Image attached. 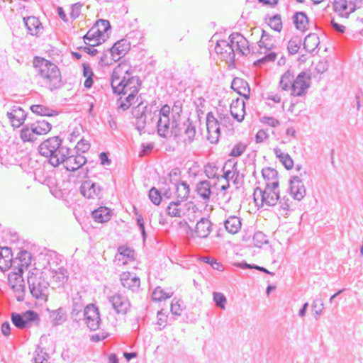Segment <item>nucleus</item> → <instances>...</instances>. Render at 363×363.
I'll use <instances>...</instances> for the list:
<instances>
[{"label":"nucleus","mask_w":363,"mask_h":363,"mask_svg":"<svg viewBox=\"0 0 363 363\" xmlns=\"http://www.w3.org/2000/svg\"><path fill=\"white\" fill-rule=\"evenodd\" d=\"M111 86L114 92L128 95L126 101L128 104H122L121 105L123 108H127L134 103L140 83L139 79L132 76L128 69H114L112 74Z\"/></svg>","instance_id":"obj_1"},{"label":"nucleus","mask_w":363,"mask_h":363,"mask_svg":"<svg viewBox=\"0 0 363 363\" xmlns=\"http://www.w3.org/2000/svg\"><path fill=\"white\" fill-rule=\"evenodd\" d=\"M281 84L285 89L291 86L294 96L304 94L311 85V77L306 72H301L295 77L291 70H287L281 79Z\"/></svg>","instance_id":"obj_2"},{"label":"nucleus","mask_w":363,"mask_h":363,"mask_svg":"<svg viewBox=\"0 0 363 363\" xmlns=\"http://www.w3.org/2000/svg\"><path fill=\"white\" fill-rule=\"evenodd\" d=\"M179 114L174 112L168 105H164L160 110L157 130L160 136L167 138L172 136V131L179 123Z\"/></svg>","instance_id":"obj_3"},{"label":"nucleus","mask_w":363,"mask_h":363,"mask_svg":"<svg viewBox=\"0 0 363 363\" xmlns=\"http://www.w3.org/2000/svg\"><path fill=\"white\" fill-rule=\"evenodd\" d=\"M111 25L106 20L100 19L84 35L85 43L91 47L104 43L108 38Z\"/></svg>","instance_id":"obj_4"},{"label":"nucleus","mask_w":363,"mask_h":363,"mask_svg":"<svg viewBox=\"0 0 363 363\" xmlns=\"http://www.w3.org/2000/svg\"><path fill=\"white\" fill-rule=\"evenodd\" d=\"M279 186H259L253 193L254 201L257 206H274L279 199Z\"/></svg>","instance_id":"obj_5"},{"label":"nucleus","mask_w":363,"mask_h":363,"mask_svg":"<svg viewBox=\"0 0 363 363\" xmlns=\"http://www.w3.org/2000/svg\"><path fill=\"white\" fill-rule=\"evenodd\" d=\"M224 210L229 216L225 221V228L229 234H237L241 229V221L237 216L240 210V206L237 203H228Z\"/></svg>","instance_id":"obj_6"},{"label":"nucleus","mask_w":363,"mask_h":363,"mask_svg":"<svg viewBox=\"0 0 363 363\" xmlns=\"http://www.w3.org/2000/svg\"><path fill=\"white\" fill-rule=\"evenodd\" d=\"M291 60L292 58L289 55L284 56L274 52H269L255 60L253 65L256 67H283L289 65V62Z\"/></svg>","instance_id":"obj_7"},{"label":"nucleus","mask_w":363,"mask_h":363,"mask_svg":"<svg viewBox=\"0 0 363 363\" xmlns=\"http://www.w3.org/2000/svg\"><path fill=\"white\" fill-rule=\"evenodd\" d=\"M172 136L175 138L177 143L184 145L192 144L196 139V129L191 123L178 124L172 131Z\"/></svg>","instance_id":"obj_8"},{"label":"nucleus","mask_w":363,"mask_h":363,"mask_svg":"<svg viewBox=\"0 0 363 363\" xmlns=\"http://www.w3.org/2000/svg\"><path fill=\"white\" fill-rule=\"evenodd\" d=\"M27 281L31 295L36 299L45 296V277L43 272H29Z\"/></svg>","instance_id":"obj_9"},{"label":"nucleus","mask_w":363,"mask_h":363,"mask_svg":"<svg viewBox=\"0 0 363 363\" xmlns=\"http://www.w3.org/2000/svg\"><path fill=\"white\" fill-rule=\"evenodd\" d=\"M212 227L213 225L208 219L201 218L196 223L194 228L191 226L184 233L193 239H207L212 231Z\"/></svg>","instance_id":"obj_10"},{"label":"nucleus","mask_w":363,"mask_h":363,"mask_svg":"<svg viewBox=\"0 0 363 363\" xmlns=\"http://www.w3.org/2000/svg\"><path fill=\"white\" fill-rule=\"evenodd\" d=\"M251 39L256 42L260 48L270 50L275 43V38L269 30L259 28H254L251 30Z\"/></svg>","instance_id":"obj_11"},{"label":"nucleus","mask_w":363,"mask_h":363,"mask_svg":"<svg viewBox=\"0 0 363 363\" xmlns=\"http://www.w3.org/2000/svg\"><path fill=\"white\" fill-rule=\"evenodd\" d=\"M11 318L12 323L21 330L30 328L33 322L37 321L38 324L40 320L38 313L33 310L23 313H12Z\"/></svg>","instance_id":"obj_12"},{"label":"nucleus","mask_w":363,"mask_h":363,"mask_svg":"<svg viewBox=\"0 0 363 363\" xmlns=\"http://www.w3.org/2000/svg\"><path fill=\"white\" fill-rule=\"evenodd\" d=\"M201 216L198 208L193 203H186L185 210L179 223L180 228L184 232L193 225L195 220Z\"/></svg>","instance_id":"obj_13"},{"label":"nucleus","mask_w":363,"mask_h":363,"mask_svg":"<svg viewBox=\"0 0 363 363\" xmlns=\"http://www.w3.org/2000/svg\"><path fill=\"white\" fill-rule=\"evenodd\" d=\"M345 28H340L337 32L344 33L352 32L362 34L363 33V9L356 11L351 18L343 25Z\"/></svg>","instance_id":"obj_14"},{"label":"nucleus","mask_w":363,"mask_h":363,"mask_svg":"<svg viewBox=\"0 0 363 363\" xmlns=\"http://www.w3.org/2000/svg\"><path fill=\"white\" fill-rule=\"evenodd\" d=\"M45 125V121H38V125L35 123L31 124L30 127L28 125H25L21 130V138L24 142H33L37 139V135L45 134V128L39 124Z\"/></svg>","instance_id":"obj_15"},{"label":"nucleus","mask_w":363,"mask_h":363,"mask_svg":"<svg viewBox=\"0 0 363 363\" xmlns=\"http://www.w3.org/2000/svg\"><path fill=\"white\" fill-rule=\"evenodd\" d=\"M81 193L94 204H99L102 199V193L100 188L90 181H86L82 183Z\"/></svg>","instance_id":"obj_16"},{"label":"nucleus","mask_w":363,"mask_h":363,"mask_svg":"<svg viewBox=\"0 0 363 363\" xmlns=\"http://www.w3.org/2000/svg\"><path fill=\"white\" fill-rule=\"evenodd\" d=\"M216 52L220 57L225 61L228 65H234L235 52L234 50L226 40H220L217 42L215 48Z\"/></svg>","instance_id":"obj_17"},{"label":"nucleus","mask_w":363,"mask_h":363,"mask_svg":"<svg viewBox=\"0 0 363 363\" xmlns=\"http://www.w3.org/2000/svg\"><path fill=\"white\" fill-rule=\"evenodd\" d=\"M84 320L91 330H96L99 328L100 325L99 312L94 305H89L85 308Z\"/></svg>","instance_id":"obj_18"},{"label":"nucleus","mask_w":363,"mask_h":363,"mask_svg":"<svg viewBox=\"0 0 363 363\" xmlns=\"http://www.w3.org/2000/svg\"><path fill=\"white\" fill-rule=\"evenodd\" d=\"M134 259V250L127 245L120 246L114 257V262L118 266L125 265Z\"/></svg>","instance_id":"obj_19"},{"label":"nucleus","mask_w":363,"mask_h":363,"mask_svg":"<svg viewBox=\"0 0 363 363\" xmlns=\"http://www.w3.org/2000/svg\"><path fill=\"white\" fill-rule=\"evenodd\" d=\"M110 302L118 314L125 315L130 310L128 300L121 294H116L110 298Z\"/></svg>","instance_id":"obj_20"},{"label":"nucleus","mask_w":363,"mask_h":363,"mask_svg":"<svg viewBox=\"0 0 363 363\" xmlns=\"http://www.w3.org/2000/svg\"><path fill=\"white\" fill-rule=\"evenodd\" d=\"M120 279L123 286L132 291H137L140 286V279L135 273L123 272Z\"/></svg>","instance_id":"obj_21"},{"label":"nucleus","mask_w":363,"mask_h":363,"mask_svg":"<svg viewBox=\"0 0 363 363\" xmlns=\"http://www.w3.org/2000/svg\"><path fill=\"white\" fill-rule=\"evenodd\" d=\"M7 117L13 127L19 128L26 120V113L19 106H13L11 111L7 112Z\"/></svg>","instance_id":"obj_22"},{"label":"nucleus","mask_w":363,"mask_h":363,"mask_svg":"<svg viewBox=\"0 0 363 363\" xmlns=\"http://www.w3.org/2000/svg\"><path fill=\"white\" fill-rule=\"evenodd\" d=\"M230 111L232 116L240 122L244 119L245 115V105L243 100L237 98L230 103Z\"/></svg>","instance_id":"obj_23"},{"label":"nucleus","mask_w":363,"mask_h":363,"mask_svg":"<svg viewBox=\"0 0 363 363\" xmlns=\"http://www.w3.org/2000/svg\"><path fill=\"white\" fill-rule=\"evenodd\" d=\"M290 194L298 201L302 200L306 194L305 186L301 179L295 177L291 181Z\"/></svg>","instance_id":"obj_24"},{"label":"nucleus","mask_w":363,"mask_h":363,"mask_svg":"<svg viewBox=\"0 0 363 363\" xmlns=\"http://www.w3.org/2000/svg\"><path fill=\"white\" fill-rule=\"evenodd\" d=\"M262 176L264 180L262 185L264 186H279V177L278 172L271 167H265L262 171Z\"/></svg>","instance_id":"obj_25"},{"label":"nucleus","mask_w":363,"mask_h":363,"mask_svg":"<svg viewBox=\"0 0 363 363\" xmlns=\"http://www.w3.org/2000/svg\"><path fill=\"white\" fill-rule=\"evenodd\" d=\"M232 89L246 99L250 98V89L248 83L243 79L235 77L231 84Z\"/></svg>","instance_id":"obj_26"},{"label":"nucleus","mask_w":363,"mask_h":363,"mask_svg":"<svg viewBox=\"0 0 363 363\" xmlns=\"http://www.w3.org/2000/svg\"><path fill=\"white\" fill-rule=\"evenodd\" d=\"M13 253L9 247H0V269L6 271L12 267Z\"/></svg>","instance_id":"obj_27"},{"label":"nucleus","mask_w":363,"mask_h":363,"mask_svg":"<svg viewBox=\"0 0 363 363\" xmlns=\"http://www.w3.org/2000/svg\"><path fill=\"white\" fill-rule=\"evenodd\" d=\"M67 154L68 150L65 147L61 146L53 152L47 155V157H48V161L52 166L57 167L65 161Z\"/></svg>","instance_id":"obj_28"},{"label":"nucleus","mask_w":363,"mask_h":363,"mask_svg":"<svg viewBox=\"0 0 363 363\" xmlns=\"http://www.w3.org/2000/svg\"><path fill=\"white\" fill-rule=\"evenodd\" d=\"M65 167L68 171L74 172L79 169L86 162V159L81 155L66 157L65 159Z\"/></svg>","instance_id":"obj_29"},{"label":"nucleus","mask_w":363,"mask_h":363,"mask_svg":"<svg viewBox=\"0 0 363 363\" xmlns=\"http://www.w3.org/2000/svg\"><path fill=\"white\" fill-rule=\"evenodd\" d=\"M129 50V44L124 40L116 43L110 50V54L114 62L118 61L120 58L125 55Z\"/></svg>","instance_id":"obj_30"},{"label":"nucleus","mask_w":363,"mask_h":363,"mask_svg":"<svg viewBox=\"0 0 363 363\" xmlns=\"http://www.w3.org/2000/svg\"><path fill=\"white\" fill-rule=\"evenodd\" d=\"M24 24L28 30V33L32 35H37L43 30V27L39 19L35 16L23 18Z\"/></svg>","instance_id":"obj_31"},{"label":"nucleus","mask_w":363,"mask_h":363,"mask_svg":"<svg viewBox=\"0 0 363 363\" xmlns=\"http://www.w3.org/2000/svg\"><path fill=\"white\" fill-rule=\"evenodd\" d=\"M206 126L207 140L213 144L217 143L220 138V128L218 123L214 121H208Z\"/></svg>","instance_id":"obj_32"},{"label":"nucleus","mask_w":363,"mask_h":363,"mask_svg":"<svg viewBox=\"0 0 363 363\" xmlns=\"http://www.w3.org/2000/svg\"><path fill=\"white\" fill-rule=\"evenodd\" d=\"M92 216L97 223H105L110 220L111 217V211L106 206H100L92 211Z\"/></svg>","instance_id":"obj_33"},{"label":"nucleus","mask_w":363,"mask_h":363,"mask_svg":"<svg viewBox=\"0 0 363 363\" xmlns=\"http://www.w3.org/2000/svg\"><path fill=\"white\" fill-rule=\"evenodd\" d=\"M186 206V203L181 202V201H173L167 206V213L172 217L181 218Z\"/></svg>","instance_id":"obj_34"},{"label":"nucleus","mask_w":363,"mask_h":363,"mask_svg":"<svg viewBox=\"0 0 363 363\" xmlns=\"http://www.w3.org/2000/svg\"><path fill=\"white\" fill-rule=\"evenodd\" d=\"M274 153L287 170H291L294 168V162L288 153H285L279 147L274 149Z\"/></svg>","instance_id":"obj_35"},{"label":"nucleus","mask_w":363,"mask_h":363,"mask_svg":"<svg viewBox=\"0 0 363 363\" xmlns=\"http://www.w3.org/2000/svg\"><path fill=\"white\" fill-rule=\"evenodd\" d=\"M320 44V39L315 33L308 34L304 39L303 48L309 52L314 51Z\"/></svg>","instance_id":"obj_36"},{"label":"nucleus","mask_w":363,"mask_h":363,"mask_svg":"<svg viewBox=\"0 0 363 363\" xmlns=\"http://www.w3.org/2000/svg\"><path fill=\"white\" fill-rule=\"evenodd\" d=\"M31 254L25 250L18 252L15 259H13V264H18L22 267H28L30 264Z\"/></svg>","instance_id":"obj_37"},{"label":"nucleus","mask_w":363,"mask_h":363,"mask_svg":"<svg viewBox=\"0 0 363 363\" xmlns=\"http://www.w3.org/2000/svg\"><path fill=\"white\" fill-rule=\"evenodd\" d=\"M189 194V186L184 184H179L177 185L175 190L174 191V199L176 201H183L185 199H186Z\"/></svg>","instance_id":"obj_38"},{"label":"nucleus","mask_w":363,"mask_h":363,"mask_svg":"<svg viewBox=\"0 0 363 363\" xmlns=\"http://www.w3.org/2000/svg\"><path fill=\"white\" fill-rule=\"evenodd\" d=\"M49 318L53 325H60L66 320V315L62 308H58L50 311Z\"/></svg>","instance_id":"obj_39"},{"label":"nucleus","mask_w":363,"mask_h":363,"mask_svg":"<svg viewBox=\"0 0 363 363\" xmlns=\"http://www.w3.org/2000/svg\"><path fill=\"white\" fill-rule=\"evenodd\" d=\"M173 293L170 291H166L162 287H157L152 293V299L155 301L160 302L169 298Z\"/></svg>","instance_id":"obj_40"},{"label":"nucleus","mask_w":363,"mask_h":363,"mask_svg":"<svg viewBox=\"0 0 363 363\" xmlns=\"http://www.w3.org/2000/svg\"><path fill=\"white\" fill-rule=\"evenodd\" d=\"M235 39V40H233L232 43L236 47L237 50H238L242 55L247 54L250 50L247 40L242 36H238Z\"/></svg>","instance_id":"obj_41"},{"label":"nucleus","mask_w":363,"mask_h":363,"mask_svg":"<svg viewBox=\"0 0 363 363\" xmlns=\"http://www.w3.org/2000/svg\"><path fill=\"white\" fill-rule=\"evenodd\" d=\"M12 289L16 294V300L18 302L23 301L26 292V286L24 281L18 282V281H14V283L12 285Z\"/></svg>","instance_id":"obj_42"},{"label":"nucleus","mask_w":363,"mask_h":363,"mask_svg":"<svg viewBox=\"0 0 363 363\" xmlns=\"http://www.w3.org/2000/svg\"><path fill=\"white\" fill-rule=\"evenodd\" d=\"M204 172L209 179H214L220 175V167L216 163L209 162L205 166Z\"/></svg>","instance_id":"obj_43"},{"label":"nucleus","mask_w":363,"mask_h":363,"mask_svg":"<svg viewBox=\"0 0 363 363\" xmlns=\"http://www.w3.org/2000/svg\"><path fill=\"white\" fill-rule=\"evenodd\" d=\"M62 145V140L59 136H52L47 138V154L53 152Z\"/></svg>","instance_id":"obj_44"},{"label":"nucleus","mask_w":363,"mask_h":363,"mask_svg":"<svg viewBox=\"0 0 363 363\" xmlns=\"http://www.w3.org/2000/svg\"><path fill=\"white\" fill-rule=\"evenodd\" d=\"M294 23L298 29L304 30L308 23L307 16L303 12H298L294 16Z\"/></svg>","instance_id":"obj_45"},{"label":"nucleus","mask_w":363,"mask_h":363,"mask_svg":"<svg viewBox=\"0 0 363 363\" xmlns=\"http://www.w3.org/2000/svg\"><path fill=\"white\" fill-rule=\"evenodd\" d=\"M48 120L47 121V128L49 127V131L52 129V126L57 128L61 122V117L56 111L47 113Z\"/></svg>","instance_id":"obj_46"},{"label":"nucleus","mask_w":363,"mask_h":363,"mask_svg":"<svg viewBox=\"0 0 363 363\" xmlns=\"http://www.w3.org/2000/svg\"><path fill=\"white\" fill-rule=\"evenodd\" d=\"M12 267H14L15 272L13 273V274L9 275V281L11 280L13 276L14 281H18V282H23L24 280L23 279V274L24 272V269L26 267L18 265V264H12Z\"/></svg>","instance_id":"obj_47"},{"label":"nucleus","mask_w":363,"mask_h":363,"mask_svg":"<svg viewBox=\"0 0 363 363\" xmlns=\"http://www.w3.org/2000/svg\"><path fill=\"white\" fill-rule=\"evenodd\" d=\"M301 38L297 36L292 38L288 44L289 52L292 55L296 54L301 48Z\"/></svg>","instance_id":"obj_48"},{"label":"nucleus","mask_w":363,"mask_h":363,"mask_svg":"<svg viewBox=\"0 0 363 363\" xmlns=\"http://www.w3.org/2000/svg\"><path fill=\"white\" fill-rule=\"evenodd\" d=\"M269 27L277 32H279L282 28V22L280 16H274L268 20Z\"/></svg>","instance_id":"obj_49"},{"label":"nucleus","mask_w":363,"mask_h":363,"mask_svg":"<svg viewBox=\"0 0 363 363\" xmlns=\"http://www.w3.org/2000/svg\"><path fill=\"white\" fill-rule=\"evenodd\" d=\"M197 192L203 198H208L211 194L209 184L207 182H200L197 187Z\"/></svg>","instance_id":"obj_50"},{"label":"nucleus","mask_w":363,"mask_h":363,"mask_svg":"<svg viewBox=\"0 0 363 363\" xmlns=\"http://www.w3.org/2000/svg\"><path fill=\"white\" fill-rule=\"evenodd\" d=\"M75 143V147L79 152H85L88 151L90 148L89 141L86 138H84V137L80 138V140H77V142Z\"/></svg>","instance_id":"obj_51"},{"label":"nucleus","mask_w":363,"mask_h":363,"mask_svg":"<svg viewBox=\"0 0 363 363\" xmlns=\"http://www.w3.org/2000/svg\"><path fill=\"white\" fill-rule=\"evenodd\" d=\"M83 76L85 78L84 85L86 88H90L93 84L94 73L92 69H83Z\"/></svg>","instance_id":"obj_52"},{"label":"nucleus","mask_w":363,"mask_h":363,"mask_svg":"<svg viewBox=\"0 0 363 363\" xmlns=\"http://www.w3.org/2000/svg\"><path fill=\"white\" fill-rule=\"evenodd\" d=\"M149 197L152 202L155 205H159L162 201V196L160 195V193L155 188H152L150 190Z\"/></svg>","instance_id":"obj_53"},{"label":"nucleus","mask_w":363,"mask_h":363,"mask_svg":"<svg viewBox=\"0 0 363 363\" xmlns=\"http://www.w3.org/2000/svg\"><path fill=\"white\" fill-rule=\"evenodd\" d=\"M213 300L217 306L222 309L225 308V304L226 303V298L223 294L217 292L213 293Z\"/></svg>","instance_id":"obj_54"},{"label":"nucleus","mask_w":363,"mask_h":363,"mask_svg":"<svg viewBox=\"0 0 363 363\" xmlns=\"http://www.w3.org/2000/svg\"><path fill=\"white\" fill-rule=\"evenodd\" d=\"M184 306L179 300H173L171 304V311L175 315H180L183 311Z\"/></svg>","instance_id":"obj_55"},{"label":"nucleus","mask_w":363,"mask_h":363,"mask_svg":"<svg viewBox=\"0 0 363 363\" xmlns=\"http://www.w3.org/2000/svg\"><path fill=\"white\" fill-rule=\"evenodd\" d=\"M156 324L160 329L164 328L167 324V315L163 312H158L157 315Z\"/></svg>","instance_id":"obj_56"},{"label":"nucleus","mask_w":363,"mask_h":363,"mask_svg":"<svg viewBox=\"0 0 363 363\" xmlns=\"http://www.w3.org/2000/svg\"><path fill=\"white\" fill-rule=\"evenodd\" d=\"M35 179L41 184H45V174L44 167L37 168L34 172Z\"/></svg>","instance_id":"obj_57"},{"label":"nucleus","mask_w":363,"mask_h":363,"mask_svg":"<svg viewBox=\"0 0 363 363\" xmlns=\"http://www.w3.org/2000/svg\"><path fill=\"white\" fill-rule=\"evenodd\" d=\"M246 146L242 143L235 145L231 150L230 155L233 157H238L241 155L245 150Z\"/></svg>","instance_id":"obj_58"},{"label":"nucleus","mask_w":363,"mask_h":363,"mask_svg":"<svg viewBox=\"0 0 363 363\" xmlns=\"http://www.w3.org/2000/svg\"><path fill=\"white\" fill-rule=\"evenodd\" d=\"M83 133V128L81 125H77L73 130L72 131L70 136H71V141L73 143L77 142L78 140Z\"/></svg>","instance_id":"obj_59"},{"label":"nucleus","mask_w":363,"mask_h":363,"mask_svg":"<svg viewBox=\"0 0 363 363\" xmlns=\"http://www.w3.org/2000/svg\"><path fill=\"white\" fill-rule=\"evenodd\" d=\"M30 110L33 113L40 115V116H45V107L43 105L40 104H35L32 105L30 106Z\"/></svg>","instance_id":"obj_60"},{"label":"nucleus","mask_w":363,"mask_h":363,"mask_svg":"<svg viewBox=\"0 0 363 363\" xmlns=\"http://www.w3.org/2000/svg\"><path fill=\"white\" fill-rule=\"evenodd\" d=\"M268 133L264 130H259L255 136L256 142L257 143H262L265 141L268 138Z\"/></svg>","instance_id":"obj_61"},{"label":"nucleus","mask_w":363,"mask_h":363,"mask_svg":"<svg viewBox=\"0 0 363 363\" xmlns=\"http://www.w3.org/2000/svg\"><path fill=\"white\" fill-rule=\"evenodd\" d=\"M262 122L271 127H277L279 125V122L278 120L271 117L263 118Z\"/></svg>","instance_id":"obj_62"},{"label":"nucleus","mask_w":363,"mask_h":363,"mask_svg":"<svg viewBox=\"0 0 363 363\" xmlns=\"http://www.w3.org/2000/svg\"><path fill=\"white\" fill-rule=\"evenodd\" d=\"M2 334L8 337L11 334V325L8 321H5L2 323L1 327Z\"/></svg>","instance_id":"obj_63"},{"label":"nucleus","mask_w":363,"mask_h":363,"mask_svg":"<svg viewBox=\"0 0 363 363\" xmlns=\"http://www.w3.org/2000/svg\"><path fill=\"white\" fill-rule=\"evenodd\" d=\"M53 279L55 282L59 281L63 284L67 280V277L62 272H57L53 276Z\"/></svg>","instance_id":"obj_64"}]
</instances>
